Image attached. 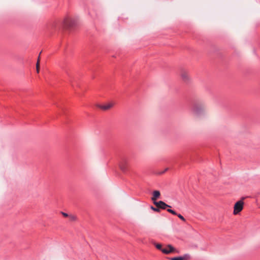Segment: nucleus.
<instances>
[{
    "mask_svg": "<svg viewBox=\"0 0 260 260\" xmlns=\"http://www.w3.org/2000/svg\"><path fill=\"white\" fill-rule=\"evenodd\" d=\"M244 198H243L242 200H240L237 202L234 206V211L233 214L235 215L239 214L243 209L244 208Z\"/></svg>",
    "mask_w": 260,
    "mask_h": 260,
    "instance_id": "f257e3e1",
    "label": "nucleus"
},
{
    "mask_svg": "<svg viewBox=\"0 0 260 260\" xmlns=\"http://www.w3.org/2000/svg\"><path fill=\"white\" fill-rule=\"evenodd\" d=\"M120 169L124 173H126L129 170L130 164L129 161L125 159H122L119 164Z\"/></svg>",
    "mask_w": 260,
    "mask_h": 260,
    "instance_id": "f03ea898",
    "label": "nucleus"
},
{
    "mask_svg": "<svg viewBox=\"0 0 260 260\" xmlns=\"http://www.w3.org/2000/svg\"><path fill=\"white\" fill-rule=\"evenodd\" d=\"M76 23V20L71 17H66L63 21V27L67 28L73 26Z\"/></svg>",
    "mask_w": 260,
    "mask_h": 260,
    "instance_id": "7ed1b4c3",
    "label": "nucleus"
},
{
    "mask_svg": "<svg viewBox=\"0 0 260 260\" xmlns=\"http://www.w3.org/2000/svg\"><path fill=\"white\" fill-rule=\"evenodd\" d=\"M114 105L113 101H110L104 104H96V106L103 111H107L112 108Z\"/></svg>",
    "mask_w": 260,
    "mask_h": 260,
    "instance_id": "20e7f679",
    "label": "nucleus"
},
{
    "mask_svg": "<svg viewBox=\"0 0 260 260\" xmlns=\"http://www.w3.org/2000/svg\"><path fill=\"white\" fill-rule=\"evenodd\" d=\"M162 252L165 254H169L171 253H177L179 252L178 250L174 248L171 245H167L165 248H163L162 249Z\"/></svg>",
    "mask_w": 260,
    "mask_h": 260,
    "instance_id": "39448f33",
    "label": "nucleus"
},
{
    "mask_svg": "<svg viewBox=\"0 0 260 260\" xmlns=\"http://www.w3.org/2000/svg\"><path fill=\"white\" fill-rule=\"evenodd\" d=\"M180 76L184 82H188L189 80V76L188 73L184 70H182L181 71Z\"/></svg>",
    "mask_w": 260,
    "mask_h": 260,
    "instance_id": "423d86ee",
    "label": "nucleus"
},
{
    "mask_svg": "<svg viewBox=\"0 0 260 260\" xmlns=\"http://www.w3.org/2000/svg\"><path fill=\"white\" fill-rule=\"evenodd\" d=\"M154 204L159 209H166L167 207H171L170 206L166 204L162 201L155 202Z\"/></svg>",
    "mask_w": 260,
    "mask_h": 260,
    "instance_id": "0eeeda50",
    "label": "nucleus"
},
{
    "mask_svg": "<svg viewBox=\"0 0 260 260\" xmlns=\"http://www.w3.org/2000/svg\"><path fill=\"white\" fill-rule=\"evenodd\" d=\"M160 196V192L158 190H154L153 192V196L151 198V200L154 204L155 202H157L156 200L159 198Z\"/></svg>",
    "mask_w": 260,
    "mask_h": 260,
    "instance_id": "6e6552de",
    "label": "nucleus"
},
{
    "mask_svg": "<svg viewBox=\"0 0 260 260\" xmlns=\"http://www.w3.org/2000/svg\"><path fill=\"white\" fill-rule=\"evenodd\" d=\"M167 211L173 215H177L183 221H185V219L180 214H177L175 211L170 209H167Z\"/></svg>",
    "mask_w": 260,
    "mask_h": 260,
    "instance_id": "1a4fd4ad",
    "label": "nucleus"
},
{
    "mask_svg": "<svg viewBox=\"0 0 260 260\" xmlns=\"http://www.w3.org/2000/svg\"><path fill=\"white\" fill-rule=\"evenodd\" d=\"M189 259L188 255H185L183 256L174 257L171 258V260H188Z\"/></svg>",
    "mask_w": 260,
    "mask_h": 260,
    "instance_id": "9d476101",
    "label": "nucleus"
},
{
    "mask_svg": "<svg viewBox=\"0 0 260 260\" xmlns=\"http://www.w3.org/2000/svg\"><path fill=\"white\" fill-rule=\"evenodd\" d=\"M154 245H155V247L157 249H158V250H159L162 251V249H163V248H162L161 244H158V243H156V244H155Z\"/></svg>",
    "mask_w": 260,
    "mask_h": 260,
    "instance_id": "9b49d317",
    "label": "nucleus"
},
{
    "mask_svg": "<svg viewBox=\"0 0 260 260\" xmlns=\"http://www.w3.org/2000/svg\"><path fill=\"white\" fill-rule=\"evenodd\" d=\"M192 112L195 114H199V111L198 110V107H194L193 108H192Z\"/></svg>",
    "mask_w": 260,
    "mask_h": 260,
    "instance_id": "f8f14e48",
    "label": "nucleus"
},
{
    "mask_svg": "<svg viewBox=\"0 0 260 260\" xmlns=\"http://www.w3.org/2000/svg\"><path fill=\"white\" fill-rule=\"evenodd\" d=\"M36 71L37 73H39L40 72V64L39 63V61H37L36 63Z\"/></svg>",
    "mask_w": 260,
    "mask_h": 260,
    "instance_id": "ddd939ff",
    "label": "nucleus"
},
{
    "mask_svg": "<svg viewBox=\"0 0 260 260\" xmlns=\"http://www.w3.org/2000/svg\"><path fill=\"white\" fill-rule=\"evenodd\" d=\"M151 209L153 210L154 211H155V212H159V208H155V207H154L153 206H151Z\"/></svg>",
    "mask_w": 260,
    "mask_h": 260,
    "instance_id": "4468645a",
    "label": "nucleus"
},
{
    "mask_svg": "<svg viewBox=\"0 0 260 260\" xmlns=\"http://www.w3.org/2000/svg\"><path fill=\"white\" fill-rule=\"evenodd\" d=\"M62 215H63V216L64 217H68V214H67V213H62Z\"/></svg>",
    "mask_w": 260,
    "mask_h": 260,
    "instance_id": "2eb2a0df",
    "label": "nucleus"
},
{
    "mask_svg": "<svg viewBox=\"0 0 260 260\" xmlns=\"http://www.w3.org/2000/svg\"><path fill=\"white\" fill-rule=\"evenodd\" d=\"M40 56H39L38 58V60L37 61H39V63H40Z\"/></svg>",
    "mask_w": 260,
    "mask_h": 260,
    "instance_id": "dca6fc26",
    "label": "nucleus"
},
{
    "mask_svg": "<svg viewBox=\"0 0 260 260\" xmlns=\"http://www.w3.org/2000/svg\"><path fill=\"white\" fill-rule=\"evenodd\" d=\"M72 218H73V219H74V220H75V219H76V217H72Z\"/></svg>",
    "mask_w": 260,
    "mask_h": 260,
    "instance_id": "f3484780",
    "label": "nucleus"
},
{
    "mask_svg": "<svg viewBox=\"0 0 260 260\" xmlns=\"http://www.w3.org/2000/svg\"><path fill=\"white\" fill-rule=\"evenodd\" d=\"M168 170V168H166L165 172L167 171Z\"/></svg>",
    "mask_w": 260,
    "mask_h": 260,
    "instance_id": "a211bd4d",
    "label": "nucleus"
}]
</instances>
